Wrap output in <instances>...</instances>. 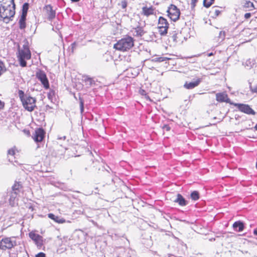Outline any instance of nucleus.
I'll return each mask as SVG.
<instances>
[{
  "mask_svg": "<svg viewBox=\"0 0 257 257\" xmlns=\"http://www.w3.org/2000/svg\"><path fill=\"white\" fill-rule=\"evenodd\" d=\"M15 14V4L14 0H10L9 4L7 5H2L0 7V17L3 19L6 23L10 22L11 18Z\"/></svg>",
  "mask_w": 257,
  "mask_h": 257,
  "instance_id": "1",
  "label": "nucleus"
},
{
  "mask_svg": "<svg viewBox=\"0 0 257 257\" xmlns=\"http://www.w3.org/2000/svg\"><path fill=\"white\" fill-rule=\"evenodd\" d=\"M18 95L25 109L30 112L33 111L36 107V98L27 94H25L24 92L22 90L18 91Z\"/></svg>",
  "mask_w": 257,
  "mask_h": 257,
  "instance_id": "2",
  "label": "nucleus"
},
{
  "mask_svg": "<svg viewBox=\"0 0 257 257\" xmlns=\"http://www.w3.org/2000/svg\"><path fill=\"white\" fill-rule=\"evenodd\" d=\"M17 57L20 66L23 67H26L27 60H30L31 58V53L27 42H25L22 48H19Z\"/></svg>",
  "mask_w": 257,
  "mask_h": 257,
  "instance_id": "3",
  "label": "nucleus"
},
{
  "mask_svg": "<svg viewBox=\"0 0 257 257\" xmlns=\"http://www.w3.org/2000/svg\"><path fill=\"white\" fill-rule=\"evenodd\" d=\"M134 45V38L130 36H126L117 41L113 48L120 51H126L131 49Z\"/></svg>",
  "mask_w": 257,
  "mask_h": 257,
  "instance_id": "4",
  "label": "nucleus"
},
{
  "mask_svg": "<svg viewBox=\"0 0 257 257\" xmlns=\"http://www.w3.org/2000/svg\"><path fill=\"white\" fill-rule=\"evenodd\" d=\"M169 23L167 20L163 17H160L158 23L159 33L161 36H166L169 28Z\"/></svg>",
  "mask_w": 257,
  "mask_h": 257,
  "instance_id": "5",
  "label": "nucleus"
},
{
  "mask_svg": "<svg viewBox=\"0 0 257 257\" xmlns=\"http://www.w3.org/2000/svg\"><path fill=\"white\" fill-rule=\"evenodd\" d=\"M167 13L170 18L174 22L178 20L180 14L179 10L174 5H170L167 10Z\"/></svg>",
  "mask_w": 257,
  "mask_h": 257,
  "instance_id": "6",
  "label": "nucleus"
},
{
  "mask_svg": "<svg viewBox=\"0 0 257 257\" xmlns=\"http://www.w3.org/2000/svg\"><path fill=\"white\" fill-rule=\"evenodd\" d=\"M16 244V241L12 240L11 238L6 237L3 238L0 241V249L4 250L7 249H11Z\"/></svg>",
  "mask_w": 257,
  "mask_h": 257,
  "instance_id": "7",
  "label": "nucleus"
},
{
  "mask_svg": "<svg viewBox=\"0 0 257 257\" xmlns=\"http://www.w3.org/2000/svg\"><path fill=\"white\" fill-rule=\"evenodd\" d=\"M233 105L236 106L240 111L247 114L254 115L255 113V111L247 104L241 103H233Z\"/></svg>",
  "mask_w": 257,
  "mask_h": 257,
  "instance_id": "8",
  "label": "nucleus"
},
{
  "mask_svg": "<svg viewBox=\"0 0 257 257\" xmlns=\"http://www.w3.org/2000/svg\"><path fill=\"white\" fill-rule=\"evenodd\" d=\"M37 78L41 81L45 88H48L49 87V83L47 77L46 73L41 70H39L36 73Z\"/></svg>",
  "mask_w": 257,
  "mask_h": 257,
  "instance_id": "9",
  "label": "nucleus"
},
{
  "mask_svg": "<svg viewBox=\"0 0 257 257\" xmlns=\"http://www.w3.org/2000/svg\"><path fill=\"white\" fill-rule=\"evenodd\" d=\"M45 132L42 128H39L35 130L33 137L34 141L36 142H40L43 140Z\"/></svg>",
  "mask_w": 257,
  "mask_h": 257,
  "instance_id": "10",
  "label": "nucleus"
},
{
  "mask_svg": "<svg viewBox=\"0 0 257 257\" xmlns=\"http://www.w3.org/2000/svg\"><path fill=\"white\" fill-rule=\"evenodd\" d=\"M216 99L217 101L220 102H225L233 105L234 103L231 102L230 99L228 97L227 94L225 92L216 93Z\"/></svg>",
  "mask_w": 257,
  "mask_h": 257,
  "instance_id": "11",
  "label": "nucleus"
},
{
  "mask_svg": "<svg viewBox=\"0 0 257 257\" xmlns=\"http://www.w3.org/2000/svg\"><path fill=\"white\" fill-rule=\"evenodd\" d=\"M29 237L35 241L38 246L41 247L43 245V237L41 235L31 232L29 233Z\"/></svg>",
  "mask_w": 257,
  "mask_h": 257,
  "instance_id": "12",
  "label": "nucleus"
},
{
  "mask_svg": "<svg viewBox=\"0 0 257 257\" xmlns=\"http://www.w3.org/2000/svg\"><path fill=\"white\" fill-rule=\"evenodd\" d=\"M7 193L10 196L9 199V204L12 207L15 206L18 204L17 196L18 194L16 192H12L9 190H8Z\"/></svg>",
  "mask_w": 257,
  "mask_h": 257,
  "instance_id": "13",
  "label": "nucleus"
},
{
  "mask_svg": "<svg viewBox=\"0 0 257 257\" xmlns=\"http://www.w3.org/2000/svg\"><path fill=\"white\" fill-rule=\"evenodd\" d=\"M201 81V79L198 78L196 80L192 82H186V83L184 85V87L187 89H192L195 88V87L197 86L200 84Z\"/></svg>",
  "mask_w": 257,
  "mask_h": 257,
  "instance_id": "14",
  "label": "nucleus"
},
{
  "mask_svg": "<svg viewBox=\"0 0 257 257\" xmlns=\"http://www.w3.org/2000/svg\"><path fill=\"white\" fill-rule=\"evenodd\" d=\"M45 9L47 11L48 19L49 21H51L55 17V11L53 10L52 7L50 5L46 6Z\"/></svg>",
  "mask_w": 257,
  "mask_h": 257,
  "instance_id": "15",
  "label": "nucleus"
},
{
  "mask_svg": "<svg viewBox=\"0 0 257 257\" xmlns=\"http://www.w3.org/2000/svg\"><path fill=\"white\" fill-rule=\"evenodd\" d=\"M174 202L178 203L181 206H184L187 204V201L180 194L177 195V197L174 199Z\"/></svg>",
  "mask_w": 257,
  "mask_h": 257,
  "instance_id": "16",
  "label": "nucleus"
},
{
  "mask_svg": "<svg viewBox=\"0 0 257 257\" xmlns=\"http://www.w3.org/2000/svg\"><path fill=\"white\" fill-rule=\"evenodd\" d=\"M232 227L235 230L238 232H241L243 230L244 228V223L243 222L240 220L235 221L233 224Z\"/></svg>",
  "mask_w": 257,
  "mask_h": 257,
  "instance_id": "17",
  "label": "nucleus"
},
{
  "mask_svg": "<svg viewBox=\"0 0 257 257\" xmlns=\"http://www.w3.org/2000/svg\"><path fill=\"white\" fill-rule=\"evenodd\" d=\"M22 187V185L21 183L20 182L16 181L9 191L12 192H16V193L19 194L20 192V189Z\"/></svg>",
  "mask_w": 257,
  "mask_h": 257,
  "instance_id": "18",
  "label": "nucleus"
},
{
  "mask_svg": "<svg viewBox=\"0 0 257 257\" xmlns=\"http://www.w3.org/2000/svg\"><path fill=\"white\" fill-rule=\"evenodd\" d=\"M48 215L49 218L54 220L55 222H56L57 223H63L65 222V220L64 219H63L62 218H60L57 216H55L54 214H53L52 213H49V214H48Z\"/></svg>",
  "mask_w": 257,
  "mask_h": 257,
  "instance_id": "19",
  "label": "nucleus"
},
{
  "mask_svg": "<svg viewBox=\"0 0 257 257\" xmlns=\"http://www.w3.org/2000/svg\"><path fill=\"white\" fill-rule=\"evenodd\" d=\"M142 11L144 15L148 16L153 14L154 10L152 7L149 8L144 7L143 8Z\"/></svg>",
  "mask_w": 257,
  "mask_h": 257,
  "instance_id": "20",
  "label": "nucleus"
},
{
  "mask_svg": "<svg viewBox=\"0 0 257 257\" xmlns=\"http://www.w3.org/2000/svg\"><path fill=\"white\" fill-rule=\"evenodd\" d=\"M26 16H21L19 21V28L20 29H24L26 27Z\"/></svg>",
  "mask_w": 257,
  "mask_h": 257,
  "instance_id": "21",
  "label": "nucleus"
},
{
  "mask_svg": "<svg viewBox=\"0 0 257 257\" xmlns=\"http://www.w3.org/2000/svg\"><path fill=\"white\" fill-rule=\"evenodd\" d=\"M15 154V151L14 149H11L8 151V159L10 162H13V159Z\"/></svg>",
  "mask_w": 257,
  "mask_h": 257,
  "instance_id": "22",
  "label": "nucleus"
},
{
  "mask_svg": "<svg viewBox=\"0 0 257 257\" xmlns=\"http://www.w3.org/2000/svg\"><path fill=\"white\" fill-rule=\"evenodd\" d=\"M29 5L27 3H25L23 4L22 7V13L21 16H26L27 15V12L29 9Z\"/></svg>",
  "mask_w": 257,
  "mask_h": 257,
  "instance_id": "23",
  "label": "nucleus"
},
{
  "mask_svg": "<svg viewBox=\"0 0 257 257\" xmlns=\"http://www.w3.org/2000/svg\"><path fill=\"white\" fill-rule=\"evenodd\" d=\"M255 63V60L254 59H248L245 62V66L250 68L253 66Z\"/></svg>",
  "mask_w": 257,
  "mask_h": 257,
  "instance_id": "24",
  "label": "nucleus"
},
{
  "mask_svg": "<svg viewBox=\"0 0 257 257\" xmlns=\"http://www.w3.org/2000/svg\"><path fill=\"white\" fill-rule=\"evenodd\" d=\"M191 199L194 201L197 200L199 198V194L198 191H194L190 195Z\"/></svg>",
  "mask_w": 257,
  "mask_h": 257,
  "instance_id": "25",
  "label": "nucleus"
},
{
  "mask_svg": "<svg viewBox=\"0 0 257 257\" xmlns=\"http://www.w3.org/2000/svg\"><path fill=\"white\" fill-rule=\"evenodd\" d=\"M214 0H204L203 5L205 7L208 8L211 6Z\"/></svg>",
  "mask_w": 257,
  "mask_h": 257,
  "instance_id": "26",
  "label": "nucleus"
},
{
  "mask_svg": "<svg viewBox=\"0 0 257 257\" xmlns=\"http://www.w3.org/2000/svg\"><path fill=\"white\" fill-rule=\"evenodd\" d=\"M6 69L4 63L0 61V76L6 71Z\"/></svg>",
  "mask_w": 257,
  "mask_h": 257,
  "instance_id": "27",
  "label": "nucleus"
},
{
  "mask_svg": "<svg viewBox=\"0 0 257 257\" xmlns=\"http://www.w3.org/2000/svg\"><path fill=\"white\" fill-rule=\"evenodd\" d=\"M225 37V33L224 31H220L219 36L218 38L219 40H220V41H222Z\"/></svg>",
  "mask_w": 257,
  "mask_h": 257,
  "instance_id": "28",
  "label": "nucleus"
},
{
  "mask_svg": "<svg viewBox=\"0 0 257 257\" xmlns=\"http://www.w3.org/2000/svg\"><path fill=\"white\" fill-rule=\"evenodd\" d=\"M83 80L85 82H87L89 85H91L92 80L91 78H90L87 76H83Z\"/></svg>",
  "mask_w": 257,
  "mask_h": 257,
  "instance_id": "29",
  "label": "nucleus"
},
{
  "mask_svg": "<svg viewBox=\"0 0 257 257\" xmlns=\"http://www.w3.org/2000/svg\"><path fill=\"white\" fill-rule=\"evenodd\" d=\"M80 99V107L81 112L82 113L84 110V102L81 98H79Z\"/></svg>",
  "mask_w": 257,
  "mask_h": 257,
  "instance_id": "30",
  "label": "nucleus"
},
{
  "mask_svg": "<svg viewBox=\"0 0 257 257\" xmlns=\"http://www.w3.org/2000/svg\"><path fill=\"white\" fill-rule=\"evenodd\" d=\"M156 59H157V61H159V62H163L169 59V58H168L167 57H165L157 58Z\"/></svg>",
  "mask_w": 257,
  "mask_h": 257,
  "instance_id": "31",
  "label": "nucleus"
},
{
  "mask_svg": "<svg viewBox=\"0 0 257 257\" xmlns=\"http://www.w3.org/2000/svg\"><path fill=\"white\" fill-rule=\"evenodd\" d=\"M250 88L252 92L257 93V85L253 87L250 86Z\"/></svg>",
  "mask_w": 257,
  "mask_h": 257,
  "instance_id": "32",
  "label": "nucleus"
},
{
  "mask_svg": "<svg viewBox=\"0 0 257 257\" xmlns=\"http://www.w3.org/2000/svg\"><path fill=\"white\" fill-rule=\"evenodd\" d=\"M246 5L247 8H254L253 3L250 2H247Z\"/></svg>",
  "mask_w": 257,
  "mask_h": 257,
  "instance_id": "33",
  "label": "nucleus"
},
{
  "mask_svg": "<svg viewBox=\"0 0 257 257\" xmlns=\"http://www.w3.org/2000/svg\"><path fill=\"white\" fill-rule=\"evenodd\" d=\"M137 35L142 36L143 34V30L141 28H139L138 30H136Z\"/></svg>",
  "mask_w": 257,
  "mask_h": 257,
  "instance_id": "34",
  "label": "nucleus"
},
{
  "mask_svg": "<svg viewBox=\"0 0 257 257\" xmlns=\"http://www.w3.org/2000/svg\"><path fill=\"white\" fill-rule=\"evenodd\" d=\"M121 6L122 9H125L126 7L127 4L125 1H123L121 2Z\"/></svg>",
  "mask_w": 257,
  "mask_h": 257,
  "instance_id": "35",
  "label": "nucleus"
},
{
  "mask_svg": "<svg viewBox=\"0 0 257 257\" xmlns=\"http://www.w3.org/2000/svg\"><path fill=\"white\" fill-rule=\"evenodd\" d=\"M172 39L173 41L174 42H177V34L175 33L172 36Z\"/></svg>",
  "mask_w": 257,
  "mask_h": 257,
  "instance_id": "36",
  "label": "nucleus"
},
{
  "mask_svg": "<svg viewBox=\"0 0 257 257\" xmlns=\"http://www.w3.org/2000/svg\"><path fill=\"white\" fill-rule=\"evenodd\" d=\"M36 257H46L45 254L43 252H39L36 255Z\"/></svg>",
  "mask_w": 257,
  "mask_h": 257,
  "instance_id": "37",
  "label": "nucleus"
},
{
  "mask_svg": "<svg viewBox=\"0 0 257 257\" xmlns=\"http://www.w3.org/2000/svg\"><path fill=\"white\" fill-rule=\"evenodd\" d=\"M163 128L164 130H166L167 131H169L170 130V127L168 125L165 124V125H164L163 126Z\"/></svg>",
  "mask_w": 257,
  "mask_h": 257,
  "instance_id": "38",
  "label": "nucleus"
},
{
  "mask_svg": "<svg viewBox=\"0 0 257 257\" xmlns=\"http://www.w3.org/2000/svg\"><path fill=\"white\" fill-rule=\"evenodd\" d=\"M250 17H251V14H250V13H246L244 15V18L245 19H248L250 18Z\"/></svg>",
  "mask_w": 257,
  "mask_h": 257,
  "instance_id": "39",
  "label": "nucleus"
},
{
  "mask_svg": "<svg viewBox=\"0 0 257 257\" xmlns=\"http://www.w3.org/2000/svg\"><path fill=\"white\" fill-rule=\"evenodd\" d=\"M197 0H191V5L192 7H194L195 6V3L197 2Z\"/></svg>",
  "mask_w": 257,
  "mask_h": 257,
  "instance_id": "40",
  "label": "nucleus"
},
{
  "mask_svg": "<svg viewBox=\"0 0 257 257\" xmlns=\"http://www.w3.org/2000/svg\"><path fill=\"white\" fill-rule=\"evenodd\" d=\"M5 103L4 102L0 100V110L4 107Z\"/></svg>",
  "mask_w": 257,
  "mask_h": 257,
  "instance_id": "41",
  "label": "nucleus"
},
{
  "mask_svg": "<svg viewBox=\"0 0 257 257\" xmlns=\"http://www.w3.org/2000/svg\"><path fill=\"white\" fill-rule=\"evenodd\" d=\"M214 13H215V16H218L219 15V14H220V12L218 10H215Z\"/></svg>",
  "mask_w": 257,
  "mask_h": 257,
  "instance_id": "42",
  "label": "nucleus"
},
{
  "mask_svg": "<svg viewBox=\"0 0 257 257\" xmlns=\"http://www.w3.org/2000/svg\"><path fill=\"white\" fill-rule=\"evenodd\" d=\"M65 139H66V137L65 136H63V137H59L58 138V139H59V140H65Z\"/></svg>",
  "mask_w": 257,
  "mask_h": 257,
  "instance_id": "43",
  "label": "nucleus"
},
{
  "mask_svg": "<svg viewBox=\"0 0 257 257\" xmlns=\"http://www.w3.org/2000/svg\"><path fill=\"white\" fill-rule=\"evenodd\" d=\"M145 98L147 99V100H149V101H151V99H150V98L149 97V96L146 94H145Z\"/></svg>",
  "mask_w": 257,
  "mask_h": 257,
  "instance_id": "44",
  "label": "nucleus"
},
{
  "mask_svg": "<svg viewBox=\"0 0 257 257\" xmlns=\"http://www.w3.org/2000/svg\"><path fill=\"white\" fill-rule=\"evenodd\" d=\"M253 233L257 235V227L253 230Z\"/></svg>",
  "mask_w": 257,
  "mask_h": 257,
  "instance_id": "45",
  "label": "nucleus"
},
{
  "mask_svg": "<svg viewBox=\"0 0 257 257\" xmlns=\"http://www.w3.org/2000/svg\"><path fill=\"white\" fill-rule=\"evenodd\" d=\"M51 95H52V93H49L48 94V98H49V99H50V97L51 96Z\"/></svg>",
  "mask_w": 257,
  "mask_h": 257,
  "instance_id": "46",
  "label": "nucleus"
},
{
  "mask_svg": "<svg viewBox=\"0 0 257 257\" xmlns=\"http://www.w3.org/2000/svg\"><path fill=\"white\" fill-rule=\"evenodd\" d=\"M72 2H79L80 0H71Z\"/></svg>",
  "mask_w": 257,
  "mask_h": 257,
  "instance_id": "47",
  "label": "nucleus"
},
{
  "mask_svg": "<svg viewBox=\"0 0 257 257\" xmlns=\"http://www.w3.org/2000/svg\"><path fill=\"white\" fill-rule=\"evenodd\" d=\"M213 55V53H210L208 54V56H212Z\"/></svg>",
  "mask_w": 257,
  "mask_h": 257,
  "instance_id": "48",
  "label": "nucleus"
},
{
  "mask_svg": "<svg viewBox=\"0 0 257 257\" xmlns=\"http://www.w3.org/2000/svg\"><path fill=\"white\" fill-rule=\"evenodd\" d=\"M254 128H255L256 130H257V124L255 125Z\"/></svg>",
  "mask_w": 257,
  "mask_h": 257,
  "instance_id": "49",
  "label": "nucleus"
},
{
  "mask_svg": "<svg viewBox=\"0 0 257 257\" xmlns=\"http://www.w3.org/2000/svg\"><path fill=\"white\" fill-rule=\"evenodd\" d=\"M145 91H144V90H143V92H142V95H144V93H145Z\"/></svg>",
  "mask_w": 257,
  "mask_h": 257,
  "instance_id": "50",
  "label": "nucleus"
},
{
  "mask_svg": "<svg viewBox=\"0 0 257 257\" xmlns=\"http://www.w3.org/2000/svg\"><path fill=\"white\" fill-rule=\"evenodd\" d=\"M169 257H171V256H169Z\"/></svg>",
  "mask_w": 257,
  "mask_h": 257,
  "instance_id": "51",
  "label": "nucleus"
}]
</instances>
